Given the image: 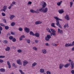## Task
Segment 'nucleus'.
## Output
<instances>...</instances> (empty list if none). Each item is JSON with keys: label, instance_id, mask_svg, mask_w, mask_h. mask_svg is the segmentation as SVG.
Wrapping results in <instances>:
<instances>
[{"label": "nucleus", "instance_id": "f257e3e1", "mask_svg": "<svg viewBox=\"0 0 74 74\" xmlns=\"http://www.w3.org/2000/svg\"><path fill=\"white\" fill-rule=\"evenodd\" d=\"M41 3L42 8L39 9V11L40 12H42L43 13H46L48 11V8H45V7L47 6V3L43 1H42L41 2Z\"/></svg>", "mask_w": 74, "mask_h": 74}, {"label": "nucleus", "instance_id": "f03ea898", "mask_svg": "<svg viewBox=\"0 0 74 74\" xmlns=\"http://www.w3.org/2000/svg\"><path fill=\"white\" fill-rule=\"evenodd\" d=\"M54 18L56 20V25L58 26H60V24L59 23V20L62 21V19H60L59 18H58L57 16H54Z\"/></svg>", "mask_w": 74, "mask_h": 74}, {"label": "nucleus", "instance_id": "7ed1b4c3", "mask_svg": "<svg viewBox=\"0 0 74 74\" xmlns=\"http://www.w3.org/2000/svg\"><path fill=\"white\" fill-rule=\"evenodd\" d=\"M51 38V37L49 35H47V36L45 37V40L46 41H49V39Z\"/></svg>", "mask_w": 74, "mask_h": 74}, {"label": "nucleus", "instance_id": "20e7f679", "mask_svg": "<svg viewBox=\"0 0 74 74\" xmlns=\"http://www.w3.org/2000/svg\"><path fill=\"white\" fill-rule=\"evenodd\" d=\"M24 31L25 32H26V33H29V32H30V29H29V28L25 27L24 28Z\"/></svg>", "mask_w": 74, "mask_h": 74}, {"label": "nucleus", "instance_id": "39448f33", "mask_svg": "<svg viewBox=\"0 0 74 74\" xmlns=\"http://www.w3.org/2000/svg\"><path fill=\"white\" fill-rule=\"evenodd\" d=\"M58 33H60L61 34H63V30H60V29H58Z\"/></svg>", "mask_w": 74, "mask_h": 74}, {"label": "nucleus", "instance_id": "423d86ee", "mask_svg": "<svg viewBox=\"0 0 74 74\" xmlns=\"http://www.w3.org/2000/svg\"><path fill=\"white\" fill-rule=\"evenodd\" d=\"M64 18L65 19L67 20V21H69V20H70V17L68 14H66L65 16L64 17Z\"/></svg>", "mask_w": 74, "mask_h": 74}, {"label": "nucleus", "instance_id": "0eeeda50", "mask_svg": "<svg viewBox=\"0 0 74 74\" xmlns=\"http://www.w3.org/2000/svg\"><path fill=\"white\" fill-rule=\"evenodd\" d=\"M7 64L8 66L9 69H11V65L10 62L9 61H7Z\"/></svg>", "mask_w": 74, "mask_h": 74}, {"label": "nucleus", "instance_id": "6e6552de", "mask_svg": "<svg viewBox=\"0 0 74 74\" xmlns=\"http://www.w3.org/2000/svg\"><path fill=\"white\" fill-rule=\"evenodd\" d=\"M28 63L29 62H27V61L26 60H24L23 62V66H26V64H28Z\"/></svg>", "mask_w": 74, "mask_h": 74}, {"label": "nucleus", "instance_id": "1a4fd4ad", "mask_svg": "<svg viewBox=\"0 0 74 74\" xmlns=\"http://www.w3.org/2000/svg\"><path fill=\"white\" fill-rule=\"evenodd\" d=\"M15 17V16L14 15H10V20H12L13 19V18H14Z\"/></svg>", "mask_w": 74, "mask_h": 74}, {"label": "nucleus", "instance_id": "9d476101", "mask_svg": "<svg viewBox=\"0 0 74 74\" xmlns=\"http://www.w3.org/2000/svg\"><path fill=\"white\" fill-rule=\"evenodd\" d=\"M17 63L20 65H21L22 64V62L21 61V60H18L16 61Z\"/></svg>", "mask_w": 74, "mask_h": 74}, {"label": "nucleus", "instance_id": "9b49d317", "mask_svg": "<svg viewBox=\"0 0 74 74\" xmlns=\"http://www.w3.org/2000/svg\"><path fill=\"white\" fill-rule=\"evenodd\" d=\"M71 68L73 69H74V64L73 61H72L71 63Z\"/></svg>", "mask_w": 74, "mask_h": 74}, {"label": "nucleus", "instance_id": "f8f14e48", "mask_svg": "<svg viewBox=\"0 0 74 74\" xmlns=\"http://www.w3.org/2000/svg\"><path fill=\"white\" fill-rule=\"evenodd\" d=\"M30 12L32 13H37V12L34 10L33 9H31L30 10Z\"/></svg>", "mask_w": 74, "mask_h": 74}, {"label": "nucleus", "instance_id": "ddd939ff", "mask_svg": "<svg viewBox=\"0 0 74 74\" xmlns=\"http://www.w3.org/2000/svg\"><path fill=\"white\" fill-rule=\"evenodd\" d=\"M7 9V6L6 5H4V6L3 7V11L4 12H5V10Z\"/></svg>", "mask_w": 74, "mask_h": 74}, {"label": "nucleus", "instance_id": "4468645a", "mask_svg": "<svg viewBox=\"0 0 74 74\" xmlns=\"http://www.w3.org/2000/svg\"><path fill=\"white\" fill-rule=\"evenodd\" d=\"M58 12L59 14H63L64 12V11L62 9H61L58 10Z\"/></svg>", "mask_w": 74, "mask_h": 74}, {"label": "nucleus", "instance_id": "2eb2a0df", "mask_svg": "<svg viewBox=\"0 0 74 74\" xmlns=\"http://www.w3.org/2000/svg\"><path fill=\"white\" fill-rule=\"evenodd\" d=\"M42 22L40 21H37L35 22L36 25H39V24H41Z\"/></svg>", "mask_w": 74, "mask_h": 74}, {"label": "nucleus", "instance_id": "dca6fc26", "mask_svg": "<svg viewBox=\"0 0 74 74\" xmlns=\"http://www.w3.org/2000/svg\"><path fill=\"white\" fill-rule=\"evenodd\" d=\"M37 64V63L35 62H34V63L32 64V67L33 68L34 67H35V66H36Z\"/></svg>", "mask_w": 74, "mask_h": 74}, {"label": "nucleus", "instance_id": "f3484780", "mask_svg": "<svg viewBox=\"0 0 74 74\" xmlns=\"http://www.w3.org/2000/svg\"><path fill=\"white\" fill-rule=\"evenodd\" d=\"M64 66V65L62 64H60L59 65V67L60 69H62V67Z\"/></svg>", "mask_w": 74, "mask_h": 74}, {"label": "nucleus", "instance_id": "a211bd4d", "mask_svg": "<svg viewBox=\"0 0 74 74\" xmlns=\"http://www.w3.org/2000/svg\"><path fill=\"white\" fill-rule=\"evenodd\" d=\"M62 1H60V2H58L57 3V5L60 6L61 5V4L62 3Z\"/></svg>", "mask_w": 74, "mask_h": 74}, {"label": "nucleus", "instance_id": "6ab92c4d", "mask_svg": "<svg viewBox=\"0 0 74 74\" xmlns=\"http://www.w3.org/2000/svg\"><path fill=\"white\" fill-rule=\"evenodd\" d=\"M0 71L2 73H4L5 71V69L3 68H1L0 69Z\"/></svg>", "mask_w": 74, "mask_h": 74}, {"label": "nucleus", "instance_id": "aec40b11", "mask_svg": "<svg viewBox=\"0 0 74 74\" xmlns=\"http://www.w3.org/2000/svg\"><path fill=\"white\" fill-rule=\"evenodd\" d=\"M34 36L37 37H38L40 36V34L38 33H35Z\"/></svg>", "mask_w": 74, "mask_h": 74}, {"label": "nucleus", "instance_id": "412c9836", "mask_svg": "<svg viewBox=\"0 0 74 74\" xmlns=\"http://www.w3.org/2000/svg\"><path fill=\"white\" fill-rule=\"evenodd\" d=\"M47 51V50L45 49H43L42 50V52L43 53H46Z\"/></svg>", "mask_w": 74, "mask_h": 74}, {"label": "nucleus", "instance_id": "4be33fe9", "mask_svg": "<svg viewBox=\"0 0 74 74\" xmlns=\"http://www.w3.org/2000/svg\"><path fill=\"white\" fill-rule=\"evenodd\" d=\"M29 34L30 35H32V36H35V34H34L33 32L32 31H30L29 32Z\"/></svg>", "mask_w": 74, "mask_h": 74}, {"label": "nucleus", "instance_id": "5701e85b", "mask_svg": "<svg viewBox=\"0 0 74 74\" xmlns=\"http://www.w3.org/2000/svg\"><path fill=\"white\" fill-rule=\"evenodd\" d=\"M5 51H9L10 50V47H7L6 49H5Z\"/></svg>", "mask_w": 74, "mask_h": 74}, {"label": "nucleus", "instance_id": "b1692460", "mask_svg": "<svg viewBox=\"0 0 74 74\" xmlns=\"http://www.w3.org/2000/svg\"><path fill=\"white\" fill-rule=\"evenodd\" d=\"M40 73H44V69H40Z\"/></svg>", "mask_w": 74, "mask_h": 74}, {"label": "nucleus", "instance_id": "393cba45", "mask_svg": "<svg viewBox=\"0 0 74 74\" xmlns=\"http://www.w3.org/2000/svg\"><path fill=\"white\" fill-rule=\"evenodd\" d=\"M70 64L69 63L66 64L64 66V67H67L68 66H69Z\"/></svg>", "mask_w": 74, "mask_h": 74}, {"label": "nucleus", "instance_id": "a878e982", "mask_svg": "<svg viewBox=\"0 0 74 74\" xmlns=\"http://www.w3.org/2000/svg\"><path fill=\"white\" fill-rule=\"evenodd\" d=\"M3 42L4 44H8V41L7 40H4L3 41Z\"/></svg>", "mask_w": 74, "mask_h": 74}, {"label": "nucleus", "instance_id": "bb28decb", "mask_svg": "<svg viewBox=\"0 0 74 74\" xmlns=\"http://www.w3.org/2000/svg\"><path fill=\"white\" fill-rule=\"evenodd\" d=\"M51 36H52V35H53V36H56V34L55 33L52 32L51 33Z\"/></svg>", "mask_w": 74, "mask_h": 74}, {"label": "nucleus", "instance_id": "cd10ccee", "mask_svg": "<svg viewBox=\"0 0 74 74\" xmlns=\"http://www.w3.org/2000/svg\"><path fill=\"white\" fill-rule=\"evenodd\" d=\"M5 30H8L9 29V27L8 26H5Z\"/></svg>", "mask_w": 74, "mask_h": 74}, {"label": "nucleus", "instance_id": "c85d7f7f", "mask_svg": "<svg viewBox=\"0 0 74 74\" xmlns=\"http://www.w3.org/2000/svg\"><path fill=\"white\" fill-rule=\"evenodd\" d=\"M13 6V5L12 4H11L8 7V9H11V8Z\"/></svg>", "mask_w": 74, "mask_h": 74}, {"label": "nucleus", "instance_id": "c756f323", "mask_svg": "<svg viewBox=\"0 0 74 74\" xmlns=\"http://www.w3.org/2000/svg\"><path fill=\"white\" fill-rule=\"evenodd\" d=\"M53 46H54V47H56L57 46V44H55V43H52L51 44Z\"/></svg>", "mask_w": 74, "mask_h": 74}, {"label": "nucleus", "instance_id": "7c9ffc66", "mask_svg": "<svg viewBox=\"0 0 74 74\" xmlns=\"http://www.w3.org/2000/svg\"><path fill=\"white\" fill-rule=\"evenodd\" d=\"M19 71L20 72L21 74H25V73L21 69L19 70Z\"/></svg>", "mask_w": 74, "mask_h": 74}, {"label": "nucleus", "instance_id": "2f4dec72", "mask_svg": "<svg viewBox=\"0 0 74 74\" xmlns=\"http://www.w3.org/2000/svg\"><path fill=\"white\" fill-rule=\"evenodd\" d=\"M26 41H27V43L28 44H30V39H27L26 40Z\"/></svg>", "mask_w": 74, "mask_h": 74}, {"label": "nucleus", "instance_id": "473e14b6", "mask_svg": "<svg viewBox=\"0 0 74 74\" xmlns=\"http://www.w3.org/2000/svg\"><path fill=\"white\" fill-rule=\"evenodd\" d=\"M55 23H52L51 26H52V27H56L55 26Z\"/></svg>", "mask_w": 74, "mask_h": 74}, {"label": "nucleus", "instance_id": "72a5a7b5", "mask_svg": "<svg viewBox=\"0 0 74 74\" xmlns=\"http://www.w3.org/2000/svg\"><path fill=\"white\" fill-rule=\"evenodd\" d=\"M15 25V23L14 22H12L11 23V25L12 26H14Z\"/></svg>", "mask_w": 74, "mask_h": 74}, {"label": "nucleus", "instance_id": "f704fd0d", "mask_svg": "<svg viewBox=\"0 0 74 74\" xmlns=\"http://www.w3.org/2000/svg\"><path fill=\"white\" fill-rule=\"evenodd\" d=\"M33 49H34L35 51L37 50V48L36 47H33Z\"/></svg>", "mask_w": 74, "mask_h": 74}, {"label": "nucleus", "instance_id": "c9c22d12", "mask_svg": "<svg viewBox=\"0 0 74 74\" xmlns=\"http://www.w3.org/2000/svg\"><path fill=\"white\" fill-rule=\"evenodd\" d=\"M18 30L20 32H22V31L23 30V29H22V27H19L18 29Z\"/></svg>", "mask_w": 74, "mask_h": 74}, {"label": "nucleus", "instance_id": "e433bc0d", "mask_svg": "<svg viewBox=\"0 0 74 74\" xmlns=\"http://www.w3.org/2000/svg\"><path fill=\"white\" fill-rule=\"evenodd\" d=\"M73 2H70V7L71 8L72 7L73 5Z\"/></svg>", "mask_w": 74, "mask_h": 74}, {"label": "nucleus", "instance_id": "4c0bfd02", "mask_svg": "<svg viewBox=\"0 0 74 74\" xmlns=\"http://www.w3.org/2000/svg\"><path fill=\"white\" fill-rule=\"evenodd\" d=\"M17 52L18 53H21V52H22V50L21 49H18L17 50Z\"/></svg>", "mask_w": 74, "mask_h": 74}, {"label": "nucleus", "instance_id": "58836bf2", "mask_svg": "<svg viewBox=\"0 0 74 74\" xmlns=\"http://www.w3.org/2000/svg\"><path fill=\"white\" fill-rule=\"evenodd\" d=\"M16 40L15 38H13L12 40L13 42H16Z\"/></svg>", "mask_w": 74, "mask_h": 74}, {"label": "nucleus", "instance_id": "ea45409f", "mask_svg": "<svg viewBox=\"0 0 74 74\" xmlns=\"http://www.w3.org/2000/svg\"><path fill=\"white\" fill-rule=\"evenodd\" d=\"M0 25L1 26H3V27H4L5 26V25L3 24V23H1L0 24Z\"/></svg>", "mask_w": 74, "mask_h": 74}, {"label": "nucleus", "instance_id": "a19ab883", "mask_svg": "<svg viewBox=\"0 0 74 74\" xmlns=\"http://www.w3.org/2000/svg\"><path fill=\"white\" fill-rule=\"evenodd\" d=\"M66 27H68V24H65V25L64 26V28H66Z\"/></svg>", "mask_w": 74, "mask_h": 74}, {"label": "nucleus", "instance_id": "79ce46f5", "mask_svg": "<svg viewBox=\"0 0 74 74\" xmlns=\"http://www.w3.org/2000/svg\"><path fill=\"white\" fill-rule=\"evenodd\" d=\"M9 38L10 40H12L13 39V37L12 36H10L9 37Z\"/></svg>", "mask_w": 74, "mask_h": 74}, {"label": "nucleus", "instance_id": "37998d69", "mask_svg": "<svg viewBox=\"0 0 74 74\" xmlns=\"http://www.w3.org/2000/svg\"><path fill=\"white\" fill-rule=\"evenodd\" d=\"M38 42V40H35V42L36 44H37Z\"/></svg>", "mask_w": 74, "mask_h": 74}, {"label": "nucleus", "instance_id": "c03bdc74", "mask_svg": "<svg viewBox=\"0 0 74 74\" xmlns=\"http://www.w3.org/2000/svg\"><path fill=\"white\" fill-rule=\"evenodd\" d=\"M32 2L30 1H29L28 2V3L27 4V5H29V4H32Z\"/></svg>", "mask_w": 74, "mask_h": 74}, {"label": "nucleus", "instance_id": "a18cd8bd", "mask_svg": "<svg viewBox=\"0 0 74 74\" xmlns=\"http://www.w3.org/2000/svg\"><path fill=\"white\" fill-rule=\"evenodd\" d=\"M65 47H69V44H65Z\"/></svg>", "mask_w": 74, "mask_h": 74}, {"label": "nucleus", "instance_id": "49530a36", "mask_svg": "<svg viewBox=\"0 0 74 74\" xmlns=\"http://www.w3.org/2000/svg\"><path fill=\"white\" fill-rule=\"evenodd\" d=\"M19 40L20 41H21V40H23V38L22 37H21V36H20L19 38Z\"/></svg>", "mask_w": 74, "mask_h": 74}, {"label": "nucleus", "instance_id": "de8ad7c7", "mask_svg": "<svg viewBox=\"0 0 74 74\" xmlns=\"http://www.w3.org/2000/svg\"><path fill=\"white\" fill-rule=\"evenodd\" d=\"M5 56H0V58H4Z\"/></svg>", "mask_w": 74, "mask_h": 74}, {"label": "nucleus", "instance_id": "09e8293b", "mask_svg": "<svg viewBox=\"0 0 74 74\" xmlns=\"http://www.w3.org/2000/svg\"><path fill=\"white\" fill-rule=\"evenodd\" d=\"M13 66L14 67H16V64H15V63L13 64Z\"/></svg>", "mask_w": 74, "mask_h": 74}, {"label": "nucleus", "instance_id": "8fccbe9b", "mask_svg": "<svg viewBox=\"0 0 74 74\" xmlns=\"http://www.w3.org/2000/svg\"><path fill=\"white\" fill-rule=\"evenodd\" d=\"M2 15L3 16H5V14L4 13H2Z\"/></svg>", "mask_w": 74, "mask_h": 74}, {"label": "nucleus", "instance_id": "3c124183", "mask_svg": "<svg viewBox=\"0 0 74 74\" xmlns=\"http://www.w3.org/2000/svg\"><path fill=\"white\" fill-rule=\"evenodd\" d=\"M4 61L3 60L0 59V63H3Z\"/></svg>", "mask_w": 74, "mask_h": 74}, {"label": "nucleus", "instance_id": "603ef678", "mask_svg": "<svg viewBox=\"0 0 74 74\" xmlns=\"http://www.w3.org/2000/svg\"><path fill=\"white\" fill-rule=\"evenodd\" d=\"M71 73L72 74H74V70H72L71 71Z\"/></svg>", "mask_w": 74, "mask_h": 74}, {"label": "nucleus", "instance_id": "864d4df0", "mask_svg": "<svg viewBox=\"0 0 74 74\" xmlns=\"http://www.w3.org/2000/svg\"><path fill=\"white\" fill-rule=\"evenodd\" d=\"M47 74H51V72H50L49 71H47Z\"/></svg>", "mask_w": 74, "mask_h": 74}, {"label": "nucleus", "instance_id": "5fc2aeb1", "mask_svg": "<svg viewBox=\"0 0 74 74\" xmlns=\"http://www.w3.org/2000/svg\"><path fill=\"white\" fill-rule=\"evenodd\" d=\"M0 30L1 31H2V30H3V27L1 26H0Z\"/></svg>", "mask_w": 74, "mask_h": 74}, {"label": "nucleus", "instance_id": "6e6d98bb", "mask_svg": "<svg viewBox=\"0 0 74 74\" xmlns=\"http://www.w3.org/2000/svg\"><path fill=\"white\" fill-rule=\"evenodd\" d=\"M73 46V45L71 44H69V47H72Z\"/></svg>", "mask_w": 74, "mask_h": 74}, {"label": "nucleus", "instance_id": "4d7b16f0", "mask_svg": "<svg viewBox=\"0 0 74 74\" xmlns=\"http://www.w3.org/2000/svg\"><path fill=\"white\" fill-rule=\"evenodd\" d=\"M21 37L23 38H25V36L24 35H22L21 36Z\"/></svg>", "mask_w": 74, "mask_h": 74}, {"label": "nucleus", "instance_id": "13d9d810", "mask_svg": "<svg viewBox=\"0 0 74 74\" xmlns=\"http://www.w3.org/2000/svg\"><path fill=\"white\" fill-rule=\"evenodd\" d=\"M11 34H12V35H15V33H14L13 32H11Z\"/></svg>", "mask_w": 74, "mask_h": 74}, {"label": "nucleus", "instance_id": "bf43d9fd", "mask_svg": "<svg viewBox=\"0 0 74 74\" xmlns=\"http://www.w3.org/2000/svg\"><path fill=\"white\" fill-rule=\"evenodd\" d=\"M45 45H46V46H49V44L48 43H45Z\"/></svg>", "mask_w": 74, "mask_h": 74}, {"label": "nucleus", "instance_id": "052dcab7", "mask_svg": "<svg viewBox=\"0 0 74 74\" xmlns=\"http://www.w3.org/2000/svg\"><path fill=\"white\" fill-rule=\"evenodd\" d=\"M58 26H59V27H60V29H62V26H61L60 24V25H59Z\"/></svg>", "mask_w": 74, "mask_h": 74}, {"label": "nucleus", "instance_id": "680f3d73", "mask_svg": "<svg viewBox=\"0 0 74 74\" xmlns=\"http://www.w3.org/2000/svg\"><path fill=\"white\" fill-rule=\"evenodd\" d=\"M12 4L14 5L15 4V1L12 2Z\"/></svg>", "mask_w": 74, "mask_h": 74}, {"label": "nucleus", "instance_id": "e2e57ef3", "mask_svg": "<svg viewBox=\"0 0 74 74\" xmlns=\"http://www.w3.org/2000/svg\"><path fill=\"white\" fill-rule=\"evenodd\" d=\"M72 45L74 46V41H73V42L72 43Z\"/></svg>", "mask_w": 74, "mask_h": 74}, {"label": "nucleus", "instance_id": "0e129e2a", "mask_svg": "<svg viewBox=\"0 0 74 74\" xmlns=\"http://www.w3.org/2000/svg\"><path fill=\"white\" fill-rule=\"evenodd\" d=\"M50 30H51V31L52 32H53V29H52L51 28V29H50Z\"/></svg>", "mask_w": 74, "mask_h": 74}, {"label": "nucleus", "instance_id": "69168bd1", "mask_svg": "<svg viewBox=\"0 0 74 74\" xmlns=\"http://www.w3.org/2000/svg\"><path fill=\"white\" fill-rule=\"evenodd\" d=\"M71 50L72 51H74V47H73L72 49H71Z\"/></svg>", "mask_w": 74, "mask_h": 74}, {"label": "nucleus", "instance_id": "338daca9", "mask_svg": "<svg viewBox=\"0 0 74 74\" xmlns=\"http://www.w3.org/2000/svg\"><path fill=\"white\" fill-rule=\"evenodd\" d=\"M48 32H49L50 33H51V31L50 30V29H49V30H48Z\"/></svg>", "mask_w": 74, "mask_h": 74}, {"label": "nucleus", "instance_id": "774afa93", "mask_svg": "<svg viewBox=\"0 0 74 74\" xmlns=\"http://www.w3.org/2000/svg\"><path fill=\"white\" fill-rule=\"evenodd\" d=\"M46 29H47V30L48 31V30H49V28H46Z\"/></svg>", "mask_w": 74, "mask_h": 74}]
</instances>
